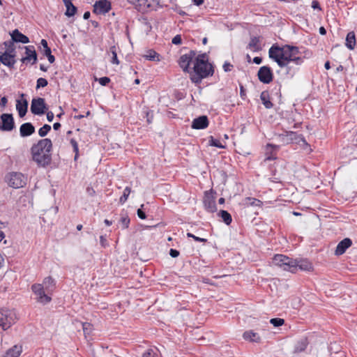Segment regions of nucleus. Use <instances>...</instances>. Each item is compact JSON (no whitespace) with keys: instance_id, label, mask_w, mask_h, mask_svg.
<instances>
[{"instance_id":"1","label":"nucleus","mask_w":357,"mask_h":357,"mask_svg":"<svg viewBox=\"0 0 357 357\" xmlns=\"http://www.w3.org/2000/svg\"><path fill=\"white\" fill-rule=\"evenodd\" d=\"M52 143L50 139H43L31 147V154L33 161L40 167H45L52 161L51 151Z\"/></svg>"},{"instance_id":"2","label":"nucleus","mask_w":357,"mask_h":357,"mask_svg":"<svg viewBox=\"0 0 357 357\" xmlns=\"http://www.w3.org/2000/svg\"><path fill=\"white\" fill-rule=\"evenodd\" d=\"M205 54L199 55L195 61L193 71L190 72V79L195 84H199L202 79L212 75V66L205 60Z\"/></svg>"},{"instance_id":"3","label":"nucleus","mask_w":357,"mask_h":357,"mask_svg":"<svg viewBox=\"0 0 357 357\" xmlns=\"http://www.w3.org/2000/svg\"><path fill=\"white\" fill-rule=\"evenodd\" d=\"M282 49L283 50L282 51L281 54L282 59H281V61L284 64L283 66V68H287V74H291V75H293L295 73V71L294 70L291 72V66H290V64L291 63H294L297 66H300L303 63V59L301 56H294V55L291 54L290 52L286 50L285 46H283Z\"/></svg>"},{"instance_id":"4","label":"nucleus","mask_w":357,"mask_h":357,"mask_svg":"<svg viewBox=\"0 0 357 357\" xmlns=\"http://www.w3.org/2000/svg\"><path fill=\"white\" fill-rule=\"evenodd\" d=\"M273 263L284 271L295 273L296 262L294 259L283 255H276L273 259Z\"/></svg>"},{"instance_id":"5","label":"nucleus","mask_w":357,"mask_h":357,"mask_svg":"<svg viewBox=\"0 0 357 357\" xmlns=\"http://www.w3.org/2000/svg\"><path fill=\"white\" fill-rule=\"evenodd\" d=\"M17 319L15 312L9 309H0V326L3 330H7L13 324H15Z\"/></svg>"},{"instance_id":"6","label":"nucleus","mask_w":357,"mask_h":357,"mask_svg":"<svg viewBox=\"0 0 357 357\" xmlns=\"http://www.w3.org/2000/svg\"><path fill=\"white\" fill-rule=\"evenodd\" d=\"M9 186L13 188H20L26 183V178L20 172L9 173L6 177Z\"/></svg>"},{"instance_id":"7","label":"nucleus","mask_w":357,"mask_h":357,"mask_svg":"<svg viewBox=\"0 0 357 357\" xmlns=\"http://www.w3.org/2000/svg\"><path fill=\"white\" fill-rule=\"evenodd\" d=\"M48 107L45 103V100L43 98H33L31 105V112L35 115H43L47 110Z\"/></svg>"},{"instance_id":"8","label":"nucleus","mask_w":357,"mask_h":357,"mask_svg":"<svg viewBox=\"0 0 357 357\" xmlns=\"http://www.w3.org/2000/svg\"><path fill=\"white\" fill-rule=\"evenodd\" d=\"M31 289L33 292L37 296L38 302L46 304L51 301V297H50L45 292V287L41 284H34L31 286Z\"/></svg>"},{"instance_id":"9","label":"nucleus","mask_w":357,"mask_h":357,"mask_svg":"<svg viewBox=\"0 0 357 357\" xmlns=\"http://www.w3.org/2000/svg\"><path fill=\"white\" fill-rule=\"evenodd\" d=\"M15 127L13 116L11 114L1 115L0 130L2 131H11Z\"/></svg>"},{"instance_id":"10","label":"nucleus","mask_w":357,"mask_h":357,"mask_svg":"<svg viewBox=\"0 0 357 357\" xmlns=\"http://www.w3.org/2000/svg\"><path fill=\"white\" fill-rule=\"evenodd\" d=\"M257 75L259 81L264 84H269L272 82L273 78L271 68L266 66L259 68Z\"/></svg>"},{"instance_id":"11","label":"nucleus","mask_w":357,"mask_h":357,"mask_svg":"<svg viewBox=\"0 0 357 357\" xmlns=\"http://www.w3.org/2000/svg\"><path fill=\"white\" fill-rule=\"evenodd\" d=\"M195 56L196 53L194 51H190L188 54H183L180 57L179 66L184 72L190 73L189 66Z\"/></svg>"},{"instance_id":"12","label":"nucleus","mask_w":357,"mask_h":357,"mask_svg":"<svg viewBox=\"0 0 357 357\" xmlns=\"http://www.w3.org/2000/svg\"><path fill=\"white\" fill-rule=\"evenodd\" d=\"M282 50V47L273 45L268 50L269 57L274 60L280 68H283L284 65L281 61V59H282L281 56Z\"/></svg>"},{"instance_id":"13","label":"nucleus","mask_w":357,"mask_h":357,"mask_svg":"<svg viewBox=\"0 0 357 357\" xmlns=\"http://www.w3.org/2000/svg\"><path fill=\"white\" fill-rule=\"evenodd\" d=\"M133 3L139 11L145 12L149 8H154L158 1L157 0H135Z\"/></svg>"},{"instance_id":"14","label":"nucleus","mask_w":357,"mask_h":357,"mask_svg":"<svg viewBox=\"0 0 357 357\" xmlns=\"http://www.w3.org/2000/svg\"><path fill=\"white\" fill-rule=\"evenodd\" d=\"M111 3L108 0L97 1L93 6V12L97 14H105L111 10Z\"/></svg>"},{"instance_id":"15","label":"nucleus","mask_w":357,"mask_h":357,"mask_svg":"<svg viewBox=\"0 0 357 357\" xmlns=\"http://www.w3.org/2000/svg\"><path fill=\"white\" fill-rule=\"evenodd\" d=\"M24 49H25L26 56L24 57H23L21 59V61L23 63H27L33 59V61L32 64L35 63L37 61V54L35 50L34 46H33V45L26 46V47H24Z\"/></svg>"},{"instance_id":"16","label":"nucleus","mask_w":357,"mask_h":357,"mask_svg":"<svg viewBox=\"0 0 357 357\" xmlns=\"http://www.w3.org/2000/svg\"><path fill=\"white\" fill-rule=\"evenodd\" d=\"M208 126V120L206 116H201L193 120L192 128L194 129H204Z\"/></svg>"},{"instance_id":"17","label":"nucleus","mask_w":357,"mask_h":357,"mask_svg":"<svg viewBox=\"0 0 357 357\" xmlns=\"http://www.w3.org/2000/svg\"><path fill=\"white\" fill-rule=\"evenodd\" d=\"M352 244L350 238H346L341 241L337 245L335 253L336 255H341L344 254L347 248Z\"/></svg>"},{"instance_id":"18","label":"nucleus","mask_w":357,"mask_h":357,"mask_svg":"<svg viewBox=\"0 0 357 357\" xmlns=\"http://www.w3.org/2000/svg\"><path fill=\"white\" fill-rule=\"evenodd\" d=\"M204 204L205 208L209 212H214L216 211V204L213 197L210 196L208 192H205V196L204 198Z\"/></svg>"},{"instance_id":"19","label":"nucleus","mask_w":357,"mask_h":357,"mask_svg":"<svg viewBox=\"0 0 357 357\" xmlns=\"http://www.w3.org/2000/svg\"><path fill=\"white\" fill-rule=\"evenodd\" d=\"M15 54H9L8 53H2L0 55V61L9 68H13L16 62Z\"/></svg>"},{"instance_id":"20","label":"nucleus","mask_w":357,"mask_h":357,"mask_svg":"<svg viewBox=\"0 0 357 357\" xmlns=\"http://www.w3.org/2000/svg\"><path fill=\"white\" fill-rule=\"evenodd\" d=\"M11 36V40L15 43H22L24 44L28 43L29 42V38L20 33L17 29H15Z\"/></svg>"},{"instance_id":"21","label":"nucleus","mask_w":357,"mask_h":357,"mask_svg":"<svg viewBox=\"0 0 357 357\" xmlns=\"http://www.w3.org/2000/svg\"><path fill=\"white\" fill-rule=\"evenodd\" d=\"M296 262L295 273L298 269L301 271H310L312 268V264L307 259H294Z\"/></svg>"},{"instance_id":"22","label":"nucleus","mask_w":357,"mask_h":357,"mask_svg":"<svg viewBox=\"0 0 357 357\" xmlns=\"http://www.w3.org/2000/svg\"><path fill=\"white\" fill-rule=\"evenodd\" d=\"M34 132L35 128L31 123H24L20 128V135L23 137L30 136Z\"/></svg>"},{"instance_id":"23","label":"nucleus","mask_w":357,"mask_h":357,"mask_svg":"<svg viewBox=\"0 0 357 357\" xmlns=\"http://www.w3.org/2000/svg\"><path fill=\"white\" fill-rule=\"evenodd\" d=\"M248 48L253 52H259L262 50L259 37L252 36L248 45Z\"/></svg>"},{"instance_id":"24","label":"nucleus","mask_w":357,"mask_h":357,"mask_svg":"<svg viewBox=\"0 0 357 357\" xmlns=\"http://www.w3.org/2000/svg\"><path fill=\"white\" fill-rule=\"evenodd\" d=\"M27 108L28 102L26 100L24 99L22 102L20 100L17 101L16 109L18 111V114L20 117H24L26 115Z\"/></svg>"},{"instance_id":"25","label":"nucleus","mask_w":357,"mask_h":357,"mask_svg":"<svg viewBox=\"0 0 357 357\" xmlns=\"http://www.w3.org/2000/svg\"><path fill=\"white\" fill-rule=\"evenodd\" d=\"M63 1L66 8L65 15L68 17L75 15L77 12V8L73 4L72 0H63Z\"/></svg>"},{"instance_id":"26","label":"nucleus","mask_w":357,"mask_h":357,"mask_svg":"<svg viewBox=\"0 0 357 357\" xmlns=\"http://www.w3.org/2000/svg\"><path fill=\"white\" fill-rule=\"evenodd\" d=\"M260 99L262 104L266 109H271L273 107V105L270 100V96L267 91H264L261 93Z\"/></svg>"},{"instance_id":"27","label":"nucleus","mask_w":357,"mask_h":357,"mask_svg":"<svg viewBox=\"0 0 357 357\" xmlns=\"http://www.w3.org/2000/svg\"><path fill=\"white\" fill-rule=\"evenodd\" d=\"M22 351V347L20 345H14L12 348L9 349L4 357H19Z\"/></svg>"},{"instance_id":"28","label":"nucleus","mask_w":357,"mask_h":357,"mask_svg":"<svg viewBox=\"0 0 357 357\" xmlns=\"http://www.w3.org/2000/svg\"><path fill=\"white\" fill-rule=\"evenodd\" d=\"M279 146L277 145L268 144L266 148V157L265 158V160H275L276 157L273 154V152L277 150Z\"/></svg>"},{"instance_id":"29","label":"nucleus","mask_w":357,"mask_h":357,"mask_svg":"<svg viewBox=\"0 0 357 357\" xmlns=\"http://www.w3.org/2000/svg\"><path fill=\"white\" fill-rule=\"evenodd\" d=\"M308 344L307 339L306 337H303L299 340L294 347V352L300 353L305 350Z\"/></svg>"},{"instance_id":"30","label":"nucleus","mask_w":357,"mask_h":357,"mask_svg":"<svg viewBox=\"0 0 357 357\" xmlns=\"http://www.w3.org/2000/svg\"><path fill=\"white\" fill-rule=\"evenodd\" d=\"M356 45V37L354 31L349 32L346 37V46L349 50H354Z\"/></svg>"},{"instance_id":"31","label":"nucleus","mask_w":357,"mask_h":357,"mask_svg":"<svg viewBox=\"0 0 357 357\" xmlns=\"http://www.w3.org/2000/svg\"><path fill=\"white\" fill-rule=\"evenodd\" d=\"M243 336L245 340H250L251 342H258L260 340L259 334L253 332L252 331H245Z\"/></svg>"},{"instance_id":"32","label":"nucleus","mask_w":357,"mask_h":357,"mask_svg":"<svg viewBox=\"0 0 357 357\" xmlns=\"http://www.w3.org/2000/svg\"><path fill=\"white\" fill-rule=\"evenodd\" d=\"M43 285L47 293L52 291L55 287V282L52 278L47 277L43 280Z\"/></svg>"},{"instance_id":"33","label":"nucleus","mask_w":357,"mask_h":357,"mask_svg":"<svg viewBox=\"0 0 357 357\" xmlns=\"http://www.w3.org/2000/svg\"><path fill=\"white\" fill-rule=\"evenodd\" d=\"M287 137L289 138L291 142H295L296 143H299L300 142H303L305 143V139L301 135H298L295 132L289 131L287 132Z\"/></svg>"},{"instance_id":"34","label":"nucleus","mask_w":357,"mask_h":357,"mask_svg":"<svg viewBox=\"0 0 357 357\" xmlns=\"http://www.w3.org/2000/svg\"><path fill=\"white\" fill-rule=\"evenodd\" d=\"M218 215L222 218V220L227 225H229L232 221L231 215L227 211L221 210Z\"/></svg>"},{"instance_id":"35","label":"nucleus","mask_w":357,"mask_h":357,"mask_svg":"<svg viewBox=\"0 0 357 357\" xmlns=\"http://www.w3.org/2000/svg\"><path fill=\"white\" fill-rule=\"evenodd\" d=\"M3 45L6 47V50L3 53H8L9 54H15V48L13 41H5L3 43Z\"/></svg>"},{"instance_id":"36","label":"nucleus","mask_w":357,"mask_h":357,"mask_svg":"<svg viewBox=\"0 0 357 357\" xmlns=\"http://www.w3.org/2000/svg\"><path fill=\"white\" fill-rule=\"evenodd\" d=\"M109 52L112 54L111 62L113 64L119 65V59L117 58V52H116V46H114V45L112 46L109 48Z\"/></svg>"},{"instance_id":"37","label":"nucleus","mask_w":357,"mask_h":357,"mask_svg":"<svg viewBox=\"0 0 357 357\" xmlns=\"http://www.w3.org/2000/svg\"><path fill=\"white\" fill-rule=\"evenodd\" d=\"M142 357H159L158 351L156 348L149 349L143 354Z\"/></svg>"},{"instance_id":"38","label":"nucleus","mask_w":357,"mask_h":357,"mask_svg":"<svg viewBox=\"0 0 357 357\" xmlns=\"http://www.w3.org/2000/svg\"><path fill=\"white\" fill-rule=\"evenodd\" d=\"M130 192H131V189L130 187H126L124 189L123 195L120 197V199H119V202L121 204H124L127 201V199L129 197V195L130 194Z\"/></svg>"},{"instance_id":"39","label":"nucleus","mask_w":357,"mask_h":357,"mask_svg":"<svg viewBox=\"0 0 357 357\" xmlns=\"http://www.w3.org/2000/svg\"><path fill=\"white\" fill-rule=\"evenodd\" d=\"M82 329L86 337L88 335H91L93 331V326L89 323L85 322L82 324Z\"/></svg>"},{"instance_id":"40","label":"nucleus","mask_w":357,"mask_h":357,"mask_svg":"<svg viewBox=\"0 0 357 357\" xmlns=\"http://www.w3.org/2000/svg\"><path fill=\"white\" fill-rule=\"evenodd\" d=\"M208 144L210 146H215L218 148H220V149L225 148V146H223L218 139H215L212 136H211L209 137Z\"/></svg>"},{"instance_id":"41","label":"nucleus","mask_w":357,"mask_h":357,"mask_svg":"<svg viewBox=\"0 0 357 357\" xmlns=\"http://www.w3.org/2000/svg\"><path fill=\"white\" fill-rule=\"evenodd\" d=\"M286 50L291 52L294 55V56H299L300 51L298 47L292 46L289 45H284Z\"/></svg>"},{"instance_id":"42","label":"nucleus","mask_w":357,"mask_h":357,"mask_svg":"<svg viewBox=\"0 0 357 357\" xmlns=\"http://www.w3.org/2000/svg\"><path fill=\"white\" fill-rule=\"evenodd\" d=\"M51 130V126L47 124H45L42 128H40L38 130V135L40 137H45L47 135L49 131Z\"/></svg>"},{"instance_id":"43","label":"nucleus","mask_w":357,"mask_h":357,"mask_svg":"<svg viewBox=\"0 0 357 357\" xmlns=\"http://www.w3.org/2000/svg\"><path fill=\"white\" fill-rule=\"evenodd\" d=\"M270 323L275 327L281 326L284 324V320L281 318H273L270 320Z\"/></svg>"},{"instance_id":"44","label":"nucleus","mask_w":357,"mask_h":357,"mask_svg":"<svg viewBox=\"0 0 357 357\" xmlns=\"http://www.w3.org/2000/svg\"><path fill=\"white\" fill-rule=\"evenodd\" d=\"M70 144L73 146V151L75 152V160H76L78 158V155H79V149H78V144L77 142H76L75 139H70Z\"/></svg>"},{"instance_id":"45","label":"nucleus","mask_w":357,"mask_h":357,"mask_svg":"<svg viewBox=\"0 0 357 357\" xmlns=\"http://www.w3.org/2000/svg\"><path fill=\"white\" fill-rule=\"evenodd\" d=\"M261 201L252 197H247L246 198V204L251 205V206H260Z\"/></svg>"},{"instance_id":"46","label":"nucleus","mask_w":357,"mask_h":357,"mask_svg":"<svg viewBox=\"0 0 357 357\" xmlns=\"http://www.w3.org/2000/svg\"><path fill=\"white\" fill-rule=\"evenodd\" d=\"M145 57L149 60L153 61L155 59V57H158V54L155 51L150 50L147 52Z\"/></svg>"},{"instance_id":"47","label":"nucleus","mask_w":357,"mask_h":357,"mask_svg":"<svg viewBox=\"0 0 357 357\" xmlns=\"http://www.w3.org/2000/svg\"><path fill=\"white\" fill-rule=\"evenodd\" d=\"M48 82L45 78H38L37 80L36 89H39L40 87H45L47 85Z\"/></svg>"},{"instance_id":"48","label":"nucleus","mask_w":357,"mask_h":357,"mask_svg":"<svg viewBox=\"0 0 357 357\" xmlns=\"http://www.w3.org/2000/svg\"><path fill=\"white\" fill-rule=\"evenodd\" d=\"M187 236L189 237V238H192L195 241H197V242L205 243L207 241L206 238H200V237L196 236H195L194 234H192L191 233H188L187 234Z\"/></svg>"},{"instance_id":"49","label":"nucleus","mask_w":357,"mask_h":357,"mask_svg":"<svg viewBox=\"0 0 357 357\" xmlns=\"http://www.w3.org/2000/svg\"><path fill=\"white\" fill-rule=\"evenodd\" d=\"M123 228H128L130 223V218L128 216L122 217L120 220Z\"/></svg>"},{"instance_id":"50","label":"nucleus","mask_w":357,"mask_h":357,"mask_svg":"<svg viewBox=\"0 0 357 357\" xmlns=\"http://www.w3.org/2000/svg\"><path fill=\"white\" fill-rule=\"evenodd\" d=\"M98 82L102 86H106L109 83L110 79L107 77H102L98 79Z\"/></svg>"},{"instance_id":"51","label":"nucleus","mask_w":357,"mask_h":357,"mask_svg":"<svg viewBox=\"0 0 357 357\" xmlns=\"http://www.w3.org/2000/svg\"><path fill=\"white\" fill-rule=\"evenodd\" d=\"M181 37L180 35L175 36L172 40V43L174 45H180L181 44Z\"/></svg>"},{"instance_id":"52","label":"nucleus","mask_w":357,"mask_h":357,"mask_svg":"<svg viewBox=\"0 0 357 357\" xmlns=\"http://www.w3.org/2000/svg\"><path fill=\"white\" fill-rule=\"evenodd\" d=\"M143 207H144V204H142L141 208H143ZM137 215L140 219H142V220L145 219L146 217L145 213L142 211V208H139L137 210Z\"/></svg>"},{"instance_id":"53","label":"nucleus","mask_w":357,"mask_h":357,"mask_svg":"<svg viewBox=\"0 0 357 357\" xmlns=\"http://www.w3.org/2000/svg\"><path fill=\"white\" fill-rule=\"evenodd\" d=\"M222 67L225 72H229L231 70V68H233V65H231L230 63L226 61L223 64Z\"/></svg>"},{"instance_id":"54","label":"nucleus","mask_w":357,"mask_h":357,"mask_svg":"<svg viewBox=\"0 0 357 357\" xmlns=\"http://www.w3.org/2000/svg\"><path fill=\"white\" fill-rule=\"evenodd\" d=\"M169 255H170V256L172 257L176 258V257H178L179 252L178 250H174V249H170Z\"/></svg>"},{"instance_id":"55","label":"nucleus","mask_w":357,"mask_h":357,"mask_svg":"<svg viewBox=\"0 0 357 357\" xmlns=\"http://www.w3.org/2000/svg\"><path fill=\"white\" fill-rule=\"evenodd\" d=\"M312 8L313 9H317L319 10H321V7L319 6V3L317 1H316V0L312 1Z\"/></svg>"},{"instance_id":"56","label":"nucleus","mask_w":357,"mask_h":357,"mask_svg":"<svg viewBox=\"0 0 357 357\" xmlns=\"http://www.w3.org/2000/svg\"><path fill=\"white\" fill-rule=\"evenodd\" d=\"M54 113L52 112H47V119L49 122H51L53 121L54 119Z\"/></svg>"},{"instance_id":"57","label":"nucleus","mask_w":357,"mask_h":357,"mask_svg":"<svg viewBox=\"0 0 357 357\" xmlns=\"http://www.w3.org/2000/svg\"><path fill=\"white\" fill-rule=\"evenodd\" d=\"M100 241L102 246L105 247L107 245V240L103 236L100 237Z\"/></svg>"},{"instance_id":"58","label":"nucleus","mask_w":357,"mask_h":357,"mask_svg":"<svg viewBox=\"0 0 357 357\" xmlns=\"http://www.w3.org/2000/svg\"><path fill=\"white\" fill-rule=\"evenodd\" d=\"M40 44L43 47L44 50H46V49L49 48L48 45H47V42L46 40L42 39L41 42H40Z\"/></svg>"},{"instance_id":"59","label":"nucleus","mask_w":357,"mask_h":357,"mask_svg":"<svg viewBox=\"0 0 357 357\" xmlns=\"http://www.w3.org/2000/svg\"><path fill=\"white\" fill-rule=\"evenodd\" d=\"M253 62L256 64H260L262 62V59L259 56H256L253 59Z\"/></svg>"},{"instance_id":"60","label":"nucleus","mask_w":357,"mask_h":357,"mask_svg":"<svg viewBox=\"0 0 357 357\" xmlns=\"http://www.w3.org/2000/svg\"><path fill=\"white\" fill-rule=\"evenodd\" d=\"M47 59H48V61H49V62H50V63H54V61H55V57H54V55H52V54H50L49 56H47Z\"/></svg>"},{"instance_id":"61","label":"nucleus","mask_w":357,"mask_h":357,"mask_svg":"<svg viewBox=\"0 0 357 357\" xmlns=\"http://www.w3.org/2000/svg\"><path fill=\"white\" fill-rule=\"evenodd\" d=\"M8 100L6 96L1 98V104L4 107L7 104Z\"/></svg>"},{"instance_id":"62","label":"nucleus","mask_w":357,"mask_h":357,"mask_svg":"<svg viewBox=\"0 0 357 357\" xmlns=\"http://www.w3.org/2000/svg\"><path fill=\"white\" fill-rule=\"evenodd\" d=\"M61 128L60 123H54L53 125V128L56 130H59Z\"/></svg>"},{"instance_id":"63","label":"nucleus","mask_w":357,"mask_h":357,"mask_svg":"<svg viewBox=\"0 0 357 357\" xmlns=\"http://www.w3.org/2000/svg\"><path fill=\"white\" fill-rule=\"evenodd\" d=\"M52 54L51 49L49 47L48 49L44 50V54L47 56Z\"/></svg>"},{"instance_id":"64","label":"nucleus","mask_w":357,"mask_h":357,"mask_svg":"<svg viewBox=\"0 0 357 357\" xmlns=\"http://www.w3.org/2000/svg\"><path fill=\"white\" fill-rule=\"evenodd\" d=\"M319 33L321 35H325L326 33V31L324 26H321L319 28Z\"/></svg>"}]
</instances>
